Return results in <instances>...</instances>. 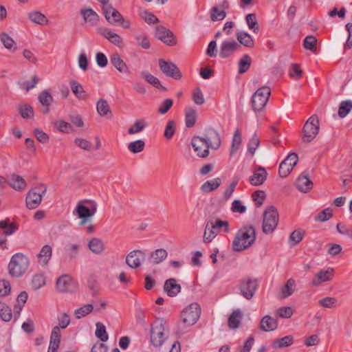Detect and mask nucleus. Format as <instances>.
Masks as SVG:
<instances>
[{
    "label": "nucleus",
    "instance_id": "obj_5",
    "mask_svg": "<svg viewBox=\"0 0 352 352\" xmlns=\"http://www.w3.org/2000/svg\"><path fill=\"white\" fill-rule=\"evenodd\" d=\"M168 338L162 320H155L151 327L150 341L155 347L161 346Z\"/></svg>",
    "mask_w": 352,
    "mask_h": 352
},
{
    "label": "nucleus",
    "instance_id": "obj_39",
    "mask_svg": "<svg viewBox=\"0 0 352 352\" xmlns=\"http://www.w3.org/2000/svg\"><path fill=\"white\" fill-rule=\"evenodd\" d=\"M221 184V180L220 178H214L212 180L204 182L201 186V190L204 192L208 193L217 189L220 186Z\"/></svg>",
    "mask_w": 352,
    "mask_h": 352
},
{
    "label": "nucleus",
    "instance_id": "obj_20",
    "mask_svg": "<svg viewBox=\"0 0 352 352\" xmlns=\"http://www.w3.org/2000/svg\"><path fill=\"white\" fill-rule=\"evenodd\" d=\"M60 327L57 326L53 327L47 352H57L60 342Z\"/></svg>",
    "mask_w": 352,
    "mask_h": 352
},
{
    "label": "nucleus",
    "instance_id": "obj_52",
    "mask_svg": "<svg viewBox=\"0 0 352 352\" xmlns=\"http://www.w3.org/2000/svg\"><path fill=\"white\" fill-rule=\"evenodd\" d=\"M136 40V44L144 50L150 48L151 43L147 37L144 34H138L135 35Z\"/></svg>",
    "mask_w": 352,
    "mask_h": 352
},
{
    "label": "nucleus",
    "instance_id": "obj_58",
    "mask_svg": "<svg viewBox=\"0 0 352 352\" xmlns=\"http://www.w3.org/2000/svg\"><path fill=\"white\" fill-rule=\"evenodd\" d=\"M0 40L6 49L11 50L12 47L14 50L16 49L14 41L6 33L3 32L0 34Z\"/></svg>",
    "mask_w": 352,
    "mask_h": 352
},
{
    "label": "nucleus",
    "instance_id": "obj_37",
    "mask_svg": "<svg viewBox=\"0 0 352 352\" xmlns=\"http://www.w3.org/2000/svg\"><path fill=\"white\" fill-rule=\"evenodd\" d=\"M96 109L98 113L101 116H107L111 118L112 116V112L110 107L106 100L100 99L96 104Z\"/></svg>",
    "mask_w": 352,
    "mask_h": 352
},
{
    "label": "nucleus",
    "instance_id": "obj_2",
    "mask_svg": "<svg viewBox=\"0 0 352 352\" xmlns=\"http://www.w3.org/2000/svg\"><path fill=\"white\" fill-rule=\"evenodd\" d=\"M256 240V230L252 226H244L236 233L232 241V250L242 252L251 247Z\"/></svg>",
    "mask_w": 352,
    "mask_h": 352
},
{
    "label": "nucleus",
    "instance_id": "obj_15",
    "mask_svg": "<svg viewBox=\"0 0 352 352\" xmlns=\"http://www.w3.org/2000/svg\"><path fill=\"white\" fill-rule=\"evenodd\" d=\"M145 253L140 250L130 252L126 256V265L133 269L140 267L142 263L145 260Z\"/></svg>",
    "mask_w": 352,
    "mask_h": 352
},
{
    "label": "nucleus",
    "instance_id": "obj_55",
    "mask_svg": "<svg viewBox=\"0 0 352 352\" xmlns=\"http://www.w3.org/2000/svg\"><path fill=\"white\" fill-rule=\"evenodd\" d=\"M226 16V12L224 10H219L217 6L212 7L210 10V19L212 21H221Z\"/></svg>",
    "mask_w": 352,
    "mask_h": 352
},
{
    "label": "nucleus",
    "instance_id": "obj_59",
    "mask_svg": "<svg viewBox=\"0 0 352 352\" xmlns=\"http://www.w3.org/2000/svg\"><path fill=\"white\" fill-rule=\"evenodd\" d=\"M338 300L333 297H326L318 300L320 307L333 309L336 307Z\"/></svg>",
    "mask_w": 352,
    "mask_h": 352
},
{
    "label": "nucleus",
    "instance_id": "obj_47",
    "mask_svg": "<svg viewBox=\"0 0 352 352\" xmlns=\"http://www.w3.org/2000/svg\"><path fill=\"white\" fill-rule=\"evenodd\" d=\"M241 144V136L239 130L237 129L234 133L232 146L230 148V155L234 154L239 148Z\"/></svg>",
    "mask_w": 352,
    "mask_h": 352
},
{
    "label": "nucleus",
    "instance_id": "obj_61",
    "mask_svg": "<svg viewBox=\"0 0 352 352\" xmlns=\"http://www.w3.org/2000/svg\"><path fill=\"white\" fill-rule=\"evenodd\" d=\"M176 130V123L173 120H170L168 122L165 130L164 135L167 140H170L173 138L175 133Z\"/></svg>",
    "mask_w": 352,
    "mask_h": 352
},
{
    "label": "nucleus",
    "instance_id": "obj_60",
    "mask_svg": "<svg viewBox=\"0 0 352 352\" xmlns=\"http://www.w3.org/2000/svg\"><path fill=\"white\" fill-rule=\"evenodd\" d=\"M19 113L23 118L30 119L34 117V111L30 104H24L19 107Z\"/></svg>",
    "mask_w": 352,
    "mask_h": 352
},
{
    "label": "nucleus",
    "instance_id": "obj_44",
    "mask_svg": "<svg viewBox=\"0 0 352 352\" xmlns=\"http://www.w3.org/2000/svg\"><path fill=\"white\" fill-rule=\"evenodd\" d=\"M168 253L163 248L157 249L151 254V258L154 264H159L166 258Z\"/></svg>",
    "mask_w": 352,
    "mask_h": 352
},
{
    "label": "nucleus",
    "instance_id": "obj_38",
    "mask_svg": "<svg viewBox=\"0 0 352 352\" xmlns=\"http://www.w3.org/2000/svg\"><path fill=\"white\" fill-rule=\"evenodd\" d=\"M295 280L293 278L288 279L280 292V297L283 298H286L292 295L295 291Z\"/></svg>",
    "mask_w": 352,
    "mask_h": 352
},
{
    "label": "nucleus",
    "instance_id": "obj_11",
    "mask_svg": "<svg viewBox=\"0 0 352 352\" xmlns=\"http://www.w3.org/2000/svg\"><path fill=\"white\" fill-rule=\"evenodd\" d=\"M201 314V308L199 305L193 302L188 305L182 312V319L186 326H192L198 320Z\"/></svg>",
    "mask_w": 352,
    "mask_h": 352
},
{
    "label": "nucleus",
    "instance_id": "obj_24",
    "mask_svg": "<svg viewBox=\"0 0 352 352\" xmlns=\"http://www.w3.org/2000/svg\"><path fill=\"white\" fill-rule=\"evenodd\" d=\"M88 248L94 254L100 255L105 250L104 242L102 239L96 237L91 238L88 242Z\"/></svg>",
    "mask_w": 352,
    "mask_h": 352
},
{
    "label": "nucleus",
    "instance_id": "obj_26",
    "mask_svg": "<svg viewBox=\"0 0 352 352\" xmlns=\"http://www.w3.org/2000/svg\"><path fill=\"white\" fill-rule=\"evenodd\" d=\"M111 63L121 73L129 74V68L126 64L122 59L120 55L118 53L111 54L110 57Z\"/></svg>",
    "mask_w": 352,
    "mask_h": 352
},
{
    "label": "nucleus",
    "instance_id": "obj_30",
    "mask_svg": "<svg viewBox=\"0 0 352 352\" xmlns=\"http://www.w3.org/2000/svg\"><path fill=\"white\" fill-rule=\"evenodd\" d=\"M276 320L270 316H265L261 320L260 329L263 331H272L277 328Z\"/></svg>",
    "mask_w": 352,
    "mask_h": 352
},
{
    "label": "nucleus",
    "instance_id": "obj_34",
    "mask_svg": "<svg viewBox=\"0 0 352 352\" xmlns=\"http://www.w3.org/2000/svg\"><path fill=\"white\" fill-rule=\"evenodd\" d=\"M80 14L86 22H89L92 25L96 24L99 21L98 14L92 9H81Z\"/></svg>",
    "mask_w": 352,
    "mask_h": 352
},
{
    "label": "nucleus",
    "instance_id": "obj_51",
    "mask_svg": "<svg viewBox=\"0 0 352 352\" xmlns=\"http://www.w3.org/2000/svg\"><path fill=\"white\" fill-rule=\"evenodd\" d=\"M304 233L300 230L293 231L289 238V243L291 246H294L299 243L303 239Z\"/></svg>",
    "mask_w": 352,
    "mask_h": 352
},
{
    "label": "nucleus",
    "instance_id": "obj_3",
    "mask_svg": "<svg viewBox=\"0 0 352 352\" xmlns=\"http://www.w3.org/2000/svg\"><path fill=\"white\" fill-rule=\"evenodd\" d=\"M29 263L28 258L22 253L14 254L8 264L10 274L14 277L21 276L28 270Z\"/></svg>",
    "mask_w": 352,
    "mask_h": 352
},
{
    "label": "nucleus",
    "instance_id": "obj_4",
    "mask_svg": "<svg viewBox=\"0 0 352 352\" xmlns=\"http://www.w3.org/2000/svg\"><path fill=\"white\" fill-rule=\"evenodd\" d=\"M279 220L278 212L274 206H270L263 215L262 231L266 234H272L277 228Z\"/></svg>",
    "mask_w": 352,
    "mask_h": 352
},
{
    "label": "nucleus",
    "instance_id": "obj_28",
    "mask_svg": "<svg viewBox=\"0 0 352 352\" xmlns=\"http://www.w3.org/2000/svg\"><path fill=\"white\" fill-rule=\"evenodd\" d=\"M72 285V279L70 276L64 274L56 280V288L60 292H66L70 290Z\"/></svg>",
    "mask_w": 352,
    "mask_h": 352
},
{
    "label": "nucleus",
    "instance_id": "obj_29",
    "mask_svg": "<svg viewBox=\"0 0 352 352\" xmlns=\"http://www.w3.org/2000/svg\"><path fill=\"white\" fill-rule=\"evenodd\" d=\"M267 173L264 168L259 167L250 177V182L252 185H261L267 178Z\"/></svg>",
    "mask_w": 352,
    "mask_h": 352
},
{
    "label": "nucleus",
    "instance_id": "obj_49",
    "mask_svg": "<svg viewBox=\"0 0 352 352\" xmlns=\"http://www.w3.org/2000/svg\"><path fill=\"white\" fill-rule=\"evenodd\" d=\"M0 318L5 322H9L12 318L11 309L5 304H2L0 301Z\"/></svg>",
    "mask_w": 352,
    "mask_h": 352
},
{
    "label": "nucleus",
    "instance_id": "obj_64",
    "mask_svg": "<svg viewBox=\"0 0 352 352\" xmlns=\"http://www.w3.org/2000/svg\"><path fill=\"white\" fill-rule=\"evenodd\" d=\"M54 126L60 132L69 133L72 129V125L63 120H57L54 122Z\"/></svg>",
    "mask_w": 352,
    "mask_h": 352
},
{
    "label": "nucleus",
    "instance_id": "obj_18",
    "mask_svg": "<svg viewBox=\"0 0 352 352\" xmlns=\"http://www.w3.org/2000/svg\"><path fill=\"white\" fill-rule=\"evenodd\" d=\"M102 10L105 19L109 23L115 24L124 21V18L122 14L112 6L107 3L103 6Z\"/></svg>",
    "mask_w": 352,
    "mask_h": 352
},
{
    "label": "nucleus",
    "instance_id": "obj_42",
    "mask_svg": "<svg viewBox=\"0 0 352 352\" xmlns=\"http://www.w3.org/2000/svg\"><path fill=\"white\" fill-rule=\"evenodd\" d=\"M141 75L147 82L152 85L155 88L166 90V88L161 85L160 80L153 75L146 72H142Z\"/></svg>",
    "mask_w": 352,
    "mask_h": 352
},
{
    "label": "nucleus",
    "instance_id": "obj_12",
    "mask_svg": "<svg viewBox=\"0 0 352 352\" xmlns=\"http://www.w3.org/2000/svg\"><path fill=\"white\" fill-rule=\"evenodd\" d=\"M298 160V155L290 153L279 166L278 173L280 177H286L289 175L294 166L297 164Z\"/></svg>",
    "mask_w": 352,
    "mask_h": 352
},
{
    "label": "nucleus",
    "instance_id": "obj_57",
    "mask_svg": "<svg viewBox=\"0 0 352 352\" xmlns=\"http://www.w3.org/2000/svg\"><path fill=\"white\" fill-rule=\"evenodd\" d=\"M317 39L314 36H307L303 41V47L313 52L316 50Z\"/></svg>",
    "mask_w": 352,
    "mask_h": 352
},
{
    "label": "nucleus",
    "instance_id": "obj_54",
    "mask_svg": "<svg viewBox=\"0 0 352 352\" xmlns=\"http://www.w3.org/2000/svg\"><path fill=\"white\" fill-rule=\"evenodd\" d=\"M94 309L91 304H87L75 310L74 315L76 318L80 319L90 314Z\"/></svg>",
    "mask_w": 352,
    "mask_h": 352
},
{
    "label": "nucleus",
    "instance_id": "obj_19",
    "mask_svg": "<svg viewBox=\"0 0 352 352\" xmlns=\"http://www.w3.org/2000/svg\"><path fill=\"white\" fill-rule=\"evenodd\" d=\"M333 270L328 268L326 270L319 271L313 278L311 284L314 287H318L322 283L330 281L333 277Z\"/></svg>",
    "mask_w": 352,
    "mask_h": 352
},
{
    "label": "nucleus",
    "instance_id": "obj_23",
    "mask_svg": "<svg viewBox=\"0 0 352 352\" xmlns=\"http://www.w3.org/2000/svg\"><path fill=\"white\" fill-rule=\"evenodd\" d=\"M164 290L168 296L174 297L180 292L181 286L177 283V280L175 278H169L164 283Z\"/></svg>",
    "mask_w": 352,
    "mask_h": 352
},
{
    "label": "nucleus",
    "instance_id": "obj_35",
    "mask_svg": "<svg viewBox=\"0 0 352 352\" xmlns=\"http://www.w3.org/2000/svg\"><path fill=\"white\" fill-rule=\"evenodd\" d=\"M38 101L41 104L45 107V109L43 111L44 113H47L50 111V106L53 102V98L50 93L47 90H43L41 92L38 97Z\"/></svg>",
    "mask_w": 352,
    "mask_h": 352
},
{
    "label": "nucleus",
    "instance_id": "obj_56",
    "mask_svg": "<svg viewBox=\"0 0 352 352\" xmlns=\"http://www.w3.org/2000/svg\"><path fill=\"white\" fill-rule=\"evenodd\" d=\"M96 336L101 341L105 342L108 340L109 336L106 331L105 326L101 322L96 323Z\"/></svg>",
    "mask_w": 352,
    "mask_h": 352
},
{
    "label": "nucleus",
    "instance_id": "obj_21",
    "mask_svg": "<svg viewBox=\"0 0 352 352\" xmlns=\"http://www.w3.org/2000/svg\"><path fill=\"white\" fill-rule=\"evenodd\" d=\"M52 256V248L50 245H45L42 247L37 255L38 263L44 267L48 265Z\"/></svg>",
    "mask_w": 352,
    "mask_h": 352
},
{
    "label": "nucleus",
    "instance_id": "obj_53",
    "mask_svg": "<svg viewBox=\"0 0 352 352\" xmlns=\"http://www.w3.org/2000/svg\"><path fill=\"white\" fill-rule=\"evenodd\" d=\"M197 112L193 109H190L186 112L185 122L188 128L192 127L196 122Z\"/></svg>",
    "mask_w": 352,
    "mask_h": 352
},
{
    "label": "nucleus",
    "instance_id": "obj_33",
    "mask_svg": "<svg viewBox=\"0 0 352 352\" xmlns=\"http://www.w3.org/2000/svg\"><path fill=\"white\" fill-rule=\"evenodd\" d=\"M17 230L16 224L10 223L9 219L0 221V232L6 236H10Z\"/></svg>",
    "mask_w": 352,
    "mask_h": 352
},
{
    "label": "nucleus",
    "instance_id": "obj_13",
    "mask_svg": "<svg viewBox=\"0 0 352 352\" xmlns=\"http://www.w3.org/2000/svg\"><path fill=\"white\" fill-rule=\"evenodd\" d=\"M155 37L169 46L177 44V39L173 33L162 25H157L155 28Z\"/></svg>",
    "mask_w": 352,
    "mask_h": 352
},
{
    "label": "nucleus",
    "instance_id": "obj_48",
    "mask_svg": "<svg viewBox=\"0 0 352 352\" xmlns=\"http://www.w3.org/2000/svg\"><path fill=\"white\" fill-rule=\"evenodd\" d=\"M251 65V58L249 55H244L239 62V73L243 74L248 70Z\"/></svg>",
    "mask_w": 352,
    "mask_h": 352
},
{
    "label": "nucleus",
    "instance_id": "obj_25",
    "mask_svg": "<svg viewBox=\"0 0 352 352\" xmlns=\"http://www.w3.org/2000/svg\"><path fill=\"white\" fill-rule=\"evenodd\" d=\"M8 184L16 190H22L26 187V182L24 179L18 175L12 174L8 179Z\"/></svg>",
    "mask_w": 352,
    "mask_h": 352
},
{
    "label": "nucleus",
    "instance_id": "obj_16",
    "mask_svg": "<svg viewBox=\"0 0 352 352\" xmlns=\"http://www.w3.org/2000/svg\"><path fill=\"white\" fill-rule=\"evenodd\" d=\"M96 212V206H94L91 209L84 206L82 202H79L75 209V213L78 218L81 219L80 225H85L90 221L91 217Z\"/></svg>",
    "mask_w": 352,
    "mask_h": 352
},
{
    "label": "nucleus",
    "instance_id": "obj_63",
    "mask_svg": "<svg viewBox=\"0 0 352 352\" xmlns=\"http://www.w3.org/2000/svg\"><path fill=\"white\" fill-rule=\"evenodd\" d=\"M239 181V178L238 177H235L232 179V182H230L228 188L225 190L223 193V197L225 199H228L233 192L235 190V188Z\"/></svg>",
    "mask_w": 352,
    "mask_h": 352
},
{
    "label": "nucleus",
    "instance_id": "obj_50",
    "mask_svg": "<svg viewBox=\"0 0 352 352\" xmlns=\"http://www.w3.org/2000/svg\"><path fill=\"white\" fill-rule=\"evenodd\" d=\"M145 143L142 140L131 142L128 144V149L133 153H138L142 151L144 148Z\"/></svg>",
    "mask_w": 352,
    "mask_h": 352
},
{
    "label": "nucleus",
    "instance_id": "obj_43",
    "mask_svg": "<svg viewBox=\"0 0 352 352\" xmlns=\"http://www.w3.org/2000/svg\"><path fill=\"white\" fill-rule=\"evenodd\" d=\"M294 343V338L292 336H286L283 338L275 340L272 343L273 348H284L291 346Z\"/></svg>",
    "mask_w": 352,
    "mask_h": 352
},
{
    "label": "nucleus",
    "instance_id": "obj_22",
    "mask_svg": "<svg viewBox=\"0 0 352 352\" xmlns=\"http://www.w3.org/2000/svg\"><path fill=\"white\" fill-rule=\"evenodd\" d=\"M100 34L102 36L107 38L109 41H110L113 45L118 46V47H122L123 45V39L120 36L117 34L116 33L113 32L108 28H102L100 30Z\"/></svg>",
    "mask_w": 352,
    "mask_h": 352
},
{
    "label": "nucleus",
    "instance_id": "obj_31",
    "mask_svg": "<svg viewBox=\"0 0 352 352\" xmlns=\"http://www.w3.org/2000/svg\"><path fill=\"white\" fill-rule=\"evenodd\" d=\"M236 37L240 45H243L249 48H252L254 46L253 38L247 32L239 31L236 34Z\"/></svg>",
    "mask_w": 352,
    "mask_h": 352
},
{
    "label": "nucleus",
    "instance_id": "obj_6",
    "mask_svg": "<svg viewBox=\"0 0 352 352\" xmlns=\"http://www.w3.org/2000/svg\"><path fill=\"white\" fill-rule=\"evenodd\" d=\"M223 227L225 232H229V225L226 221L217 219L215 221H208L204 233V241L207 243L211 242L218 234L219 230Z\"/></svg>",
    "mask_w": 352,
    "mask_h": 352
},
{
    "label": "nucleus",
    "instance_id": "obj_36",
    "mask_svg": "<svg viewBox=\"0 0 352 352\" xmlns=\"http://www.w3.org/2000/svg\"><path fill=\"white\" fill-rule=\"evenodd\" d=\"M28 18L32 23L38 25H47L49 22L46 16L38 11H32L28 14Z\"/></svg>",
    "mask_w": 352,
    "mask_h": 352
},
{
    "label": "nucleus",
    "instance_id": "obj_1",
    "mask_svg": "<svg viewBox=\"0 0 352 352\" xmlns=\"http://www.w3.org/2000/svg\"><path fill=\"white\" fill-rule=\"evenodd\" d=\"M221 144L219 134L212 128L206 129L204 136H194L191 140L195 152L201 158H206L210 153L209 148L217 150Z\"/></svg>",
    "mask_w": 352,
    "mask_h": 352
},
{
    "label": "nucleus",
    "instance_id": "obj_41",
    "mask_svg": "<svg viewBox=\"0 0 352 352\" xmlns=\"http://www.w3.org/2000/svg\"><path fill=\"white\" fill-rule=\"evenodd\" d=\"M147 126L148 123L144 119H138L135 120L134 124L129 128L128 133L130 135H133L140 133Z\"/></svg>",
    "mask_w": 352,
    "mask_h": 352
},
{
    "label": "nucleus",
    "instance_id": "obj_62",
    "mask_svg": "<svg viewBox=\"0 0 352 352\" xmlns=\"http://www.w3.org/2000/svg\"><path fill=\"white\" fill-rule=\"evenodd\" d=\"M39 78L36 75H34L32 79V81H25L19 83L20 88L28 91L31 89L36 87L38 82Z\"/></svg>",
    "mask_w": 352,
    "mask_h": 352
},
{
    "label": "nucleus",
    "instance_id": "obj_10",
    "mask_svg": "<svg viewBox=\"0 0 352 352\" xmlns=\"http://www.w3.org/2000/svg\"><path fill=\"white\" fill-rule=\"evenodd\" d=\"M319 131V120L316 116H311L303 127L302 140L305 142H311Z\"/></svg>",
    "mask_w": 352,
    "mask_h": 352
},
{
    "label": "nucleus",
    "instance_id": "obj_32",
    "mask_svg": "<svg viewBox=\"0 0 352 352\" xmlns=\"http://www.w3.org/2000/svg\"><path fill=\"white\" fill-rule=\"evenodd\" d=\"M296 186L300 191L307 192L312 188L313 183L307 176L302 175L297 179Z\"/></svg>",
    "mask_w": 352,
    "mask_h": 352
},
{
    "label": "nucleus",
    "instance_id": "obj_7",
    "mask_svg": "<svg viewBox=\"0 0 352 352\" xmlns=\"http://www.w3.org/2000/svg\"><path fill=\"white\" fill-rule=\"evenodd\" d=\"M47 192V186L41 184L31 189L27 194L25 202L29 209H34L37 208L42 201L43 197Z\"/></svg>",
    "mask_w": 352,
    "mask_h": 352
},
{
    "label": "nucleus",
    "instance_id": "obj_46",
    "mask_svg": "<svg viewBox=\"0 0 352 352\" xmlns=\"http://www.w3.org/2000/svg\"><path fill=\"white\" fill-rule=\"evenodd\" d=\"M245 21L249 29L252 30L254 33L258 32L259 25L255 14L251 13L247 14L245 16Z\"/></svg>",
    "mask_w": 352,
    "mask_h": 352
},
{
    "label": "nucleus",
    "instance_id": "obj_40",
    "mask_svg": "<svg viewBox=\"0 0 352 352\" xmlns=\"http://www.w3.org/2000/svg\"><path fill=\"white\" fill-rule=\"evenodd\" d=\"M243 314L239 309L234 310L228 318V323L230 329H236L241 323Z\"/></svg>",
    "mask_w": 352,
    "mask_h": 352
},
{
    "label": "nucleus",
    "instance_id": "obj_17",
    "mask_svg": "<svg viewBox=\"0 0 352 352\" xmlns=\"http://www.w3.org/2000/svg\"><path fill=\"white\" fill-rule=\"evenodd\" d=\"M241 48L240 44L234 40L224 41L220 46L219 56L223 58H228Z\"/></svg>",
    "mask_w": 352,
    "mask_h": 352
},
{
    "label": "nucleus",
    "instance_id": "obj_8",
    "mask_svg": "<svg viewBox=\"0 0 352 352\" xmlns=\"http://www.w3.org/2000/svg\"><path fill=\"white\" fill-rule=\"evenodd\" d=\"M270 94V89L267 86L262 87L256 91L252 97V105L254 111L263 109L269 100Z\"/></svg>",
    "mask_w": 352,
    "mask_h": 352
},
{
    "label": "nucleus",
    "instance_id": "obj_14",
    "mask_svg": "<svg viewBox=\"0 0 352 352\" xmlns=\"http://www.w3.org/2000/svg\"><path fill=\"white\" fill-rule=\"evenodd\" d=\"M159 66L162 72L167 76L171 77L175 80H179L182 78V74L175 63L160 59Z\"/></svg>",
    "mask_w": 352,
    "mask_h": 352
},
{
    "label": "nucleus",
    "instance_id": "obj_27",
    "mask_svg": "<svg viewBox=\"0 0 352 352\" xmlns=\"http://www.w3.org/2000/svg\"><path fill=\"white\" fill-rule=\"evenodd\" d=\"M69 85L72 91L78 100H85L87 98L88 94L84 89L82 85H80L78 81L72 80L69 82Z\"/></svg>",
    "mask_w": 352,
    "mask_h": 352
},
{
    "label": "nucleus",
    "instance_id": "obj_9",
    "mask_svg": "<svg viewBox=\"0 0 352 352\" xmlns=\"http://www.w3.org/2000/svg\"><path fill=\"white\" fill-rule=\"evenodd\" d=\"M240 294L247 300L254 296L258 289V280L256 278L245 277L242 278L239 285Z\"/></svg>",
    "mask_w": 352,
    "mask_h": 352
},
{
    "label": "nucleus",
    "instance_id": "obj_45",
    "mask_svg": "<svg viewBox=\"0 0 352 352\" xmlns=\"http://www.w3.org/2000/svg\"><path fill=\"white\" fill-rule=\"evenodd\" d=\"M352 109V101L347 100L342 101L338 109V116L343 118L346 117Z\"/></svg>",
    "mask_w": 352,
    "mask_h": 352
}]
</instances>
